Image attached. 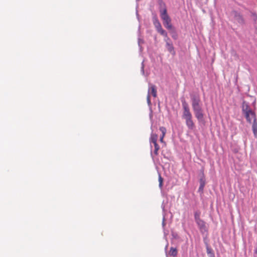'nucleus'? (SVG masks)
Listing matches in <instances>:
<instances>
[{"instance_id":"nucleus-1","label":"nucleus","mask_w":257,"mask_h":257,"mask_svg":"<svg viewBox=\"0 0 257 257\" xmlns=\"http://www.w3.org/2000/svg\"><path fill=\"white\" fill-rule=\"evenodd\" d=\"M190 97L192 109L195 117L199 122H204L202 103L199 96L191 94Z\"/></svg>"},{"instance_id":"nucleus-2","label":"nucleus","mask_w":257,"mask_h":257,"mask_svg":"<svg viewBox=\"0 0 257 257\" xmlns=\"http://www.w3.org/2000/svg\"><path fill=\"white\" fill-rule=\"evenodd\" d=\"M159 10L161 19L163 21L164 26L168 30H171L173 29V26L171 23V18L167 13V10L165 3L163 0H158Z\"/></svg>"},{"instance_id":"nucleus-3","label":"nucleus","mask_w":257,"mask_h":257,"mask_svg":"<svg viewBox=\"0 0 257 257\" xmlns=\"http://www.w3.org/2000/svg\"><path fill=\"white\" fill-rule=\"evenodd\" d=\"M152 21L158 33L167 38V40L165 39L166 41H167L168 40H169V38L168 37L167 32L162 28V25L156 15L153 16Z\"/></svg>"},{"instance_id":"nucleus-4","label":"nucleus","mask_w":257,"mask_h":257,"mask_svg":"<svg viewBox=\"0 0 257 257\" xmlns=\"http://www.w3.org/2000/svg\"><path fill=\"white\" fill-rule=\"evenodd\" d=\"M152 94L153 97H156L157 96V89L156 88V86L154 84H152L150 83H149V88L147 94V103L149 106H151L152 105L151 99H150V95Z\"/></svg>"},{"instance_id":"nucleus-5","label":"nucleus","mask_w":257,"mask_h":257,"mask_svg":"<svg viewBox=\"0 0 257 257\" xmlns=\"http://www.w3.org/2000/svg\"><path fill=\"white\" fill-rule=\"evenodd\" d=\"M182 106L184 110L182 117L184 119L188 117H192V115L190 111L188 105L185 100L182 102Z\"/></svg>"},{"instance_id":"nucleus-6","label":"nucleus","mask_w":257,"mask_h":257,"mask_svg":"<svg viewBox=\"0 0 257 257\" xmlns=\"http://www.w3.org/2000/svg\"><path fill=\"white\" fill-rule=\"evenodd\" d=\"M195 222L201 234H204L205 233L207 232L208 229L206 225V222L203 220L201 219Z\"/></svg>"},{"instance_id":"nucleus-7","label":"nucleus","mask_w":257,"mask_h":257,"mask_svg":"<svg viewBox=\"0 0 257 257\" xmlns=\"http://www.w3.org/2000/svg\"><path fill=\"white\" fill-rule=\"evenodd\" d=\"M244 117H245L246 121L247 122L251 123L252 122V119H253V122H254V119H256V114L254 111L251 112L250 113H247L243 114Z\"/></svg>"},{"instance_id":"nucleus-8","label":"nucleus","mask_w":257,"mask_h":257,"mask_svg":"<svg viewBox=\"0 0 257 257\" xmlns=\"http://www.w3.org/2000/svg\"><path fill=\"white\" fill-rule=\"evenodd\" d=\"M241 109L243 114L246 113V112L250 113L253 111L249 106V103L245 101H243L242 103Z\"/></svg>"},{"instance_id":"nucleus-9","label":"nucleus","mask_w":257,"mask_h":257,"mask_svg":"<svg viewBox=\"0 0 257 257\" xmlns=\"http://www.w3.org/2000/svg\"><path fill=\"white\" fill-rule=\"evenodd\" d=\"M186 121V124L190 130H193L195 128V124L192 120V117H188L184 118Z\"/></svg>"},{"instance_id":"nucleus-10","label":"nucleus","mask_w":257,"mask_h":257,"mask_svg":"<svg viewBox=\"0 0 257 257\" xmlns=\"http://www.w3.org/2000/svg\"><path fill=\"white\" fill-rule=\"evenodd\" d=\"M199 187L198 188V192L201 194L203 193L204 188L206 184V179H199Z\"/></svg>"},{"instance_id":"nucleus-11","label":"nucleus","mask_w":257,"mask_h":257,"mask_svg":"<svg viewBox=\"0 0 257 257\" xmlns=\"http://www.w3.org/2000/svg\"><path fill=\"white\" fill-rule=\"evenodd\" d=\"M166 48L168 51L171 53L173 55H175L176 53L174 51V48L172 43H170L168 42H166Z\"/></svg>"},{"instance_id":"nucleus-12","label":"nucleus","mask_w":257,"mask_h":257,"mask_svg":"<svg viewBox=\"0 0 257 257\" xmlns=\"http://www.w3.org/2000/svg\"><path fill=\"white\" fill-rule=\"evenodd\" d=\"M158 139V136L156 134H154L152 133L150 139V143L151 144V147L152 148V144L153 145L157 143V141Z\"/></svg>"},{"instance_id":"nucleus-13","label":"nucleus","mask_w":257,"mask_h":257,"mask_svg":"<svg viewBox=\"0 0 257 257\" xmlns=\"http://www.w3.org/2000/svg\"><path fill=\"white\" fill-rule=\"evenodd\" d=\"M252 130L255 138H257V120L254 119V122H252Z\"/></svg>"},{"instance_id":"nucleus-14","label":"nucleus","mask_w":257,"mask_h":257,"mask_svg":"<svg viewBox=\"0 0 257 257\" xmlns=\"http://www.w3.org/2000/svg\"><path fill=\"white\" fill-rule=\"evenodd\" d=\"M154 146L155 148H154L153 153H152V152L151 153V156H152V159L154 161V155H158V152L160 149V147L158 144H155L154 145Z\"/></svg>"},{"instance_id":"nucleus-15","label":"nucleus","mask_w":257,"mask_h":257,"mask_svg":"<svg viewBox=\"0 0 257 257\" xmlns=\"http://www.w3.org/2000/svg\"><path fill=\"white\" fill-rule=\"evenodd\" d=\"M206 252L210 257H214L215 255L212 249L207 244H206Z\"/></svg>"},{"instance_id":"nucleus-16","label":"nucleus","mask_w":257,"mask_h":257,"mask_svg":"<svg viewBox=\"0 0 257 257\" xmlns=\"http://www.w3.org/2000/svg\"><path fill=\"white\" fill-rule=\"evenodd\" d=\"M138 34H139V38H138V45L140 47V51H142V46H141V43H144V40L142 39H141L140 38V26H139V29H138Z\"/></svg>"},{"instance_id":"nucleus-17","label":"nucleus","mask_w":257,"mask_h":257,"mask_svg":"<svg viewBox=\"0 0 257 257\" xmlns=\"http://www.w3.org/2000/svg\"><path fill=\"white\" fill-rule=\"evenodd\" d=\"M200 215L201 212L199 210H197L194 212V220L195 222L201 220Z\"/></svg>"},{"instance_id":"nucleus-18","label":"nucleus","mask_w":257,"mask_h":257,"mask_svg":"<svg viewBox=\"0 0 257 257\" xmlns=\"http://www.w3.org/2000/svg\"><path fill=\"white\" fill-rule=\"evenodd\" d=\"M169 253L171 256H175L177 254V250L176 248L171 247Z\"/></svg>"},{"instance_id":"nucleus-19","label":"nucleus","mask_w":257,"mask_h":257,"mask_svg":"<svg viewBox=\"0 0 257 257\" xmlns=\"http://www.w3.org/2000/svg\"><path fill=\"white\" fill-rule=\"evenodd\" d=\"M199 176L200 178L199 179H205V175H204V169L203 168H202L199 171Z\"/></svg>"},{"instance_id":"nucleus-20","label":"nucleus","mask_w":257,"mask_h":257,"mask_svg":"<svg viewBox=\"0 0 257 257\" xmlns=\"http://www.w3.org/2000/svg\"><path fill=\"white\" fill-rule=\"evenodd\" d=\"M159 187L160 188L162 189L163 186V179L161 177V175L160 174H159Z\"/></svg>"},{"instance_id":"nucleus-21","label":"nucleus","mask_w":257,"mask_h":257,"mask_svg":"<svg viewBox=\"0 0 257 257\" xmlns=\"http://www.w3.org/2000/svg\"><path fill=\"white\" fill-rule=\"evenodd\" d=\"M165 213H163V219H162V227L164 229V230H165V225H166V223H165Z\"/></svg>"},{"instance_id":"nucleus-22","label":"nucleus","mask_w":257,"mask_h":257,"mask_svg":"<svg viewBox=\"0 0 257 257\" xmlns=\"http://www.w3.org/2000/svg\"><path fill=\"white\" fill-rule=\"evenodd\" d=\"M144 67H145L144 61H143L141 64V73H142V75H145Z\"/></svg>"},{"instance_id":"nucleus-23","label":"nucleus","mask_w":257,"mask_h":257,"mask_svg":"<svg viewBox=\"0 0 257 257\" xmlns=\"http://www.w3.org/2000/svg\"><path fill=\"white\" fill-rule=\"evenodd\" d=\"M160 130L162 132L163 136H164L166 131V128L164 127H161Z\"/></svg>"},{"instance_id":"nucleus-24","label":"nucleus","mask_w":257,"mask_h":257,"mask_svg":"<svg viewBox=\"0 0 257 257\" xmlns=\"http://www.w3.org/2000/svg\"><path fill=\"white\" fill-rule=\"evenodd\" d=\"M161 207L162 208V211H163V213H165L166 214V213H165V205H164V201L163 202L162 205H161Z\"/></svg>"},{"instance_id":"nucleus-25","label":"nucleus","mask_w":257,"mask_h":257,"mask_svg":"<svg viewBox=\"0 0 257 257\" xmlns=\"http://www.w3.org/2000/svg\"><path fill=\"white\" fill-rule=\"evenodd\" d=\"M136 15H137V16L138 17V19H139V14H138V11H137V12H136Z\"/></svg>"},{"instance_id":"nucleus-26","label":"nucleus","mask_w":257,"mask_h":257,"mask_svg":"<svg viewBox=\"0 0 257 257\" xmlns=\"http://www.w3.org/2000/svg\"><path fill=\"white\" fill-rule=\"evenodd\" d=\"M172 37H173V39H176V36H174V35H173V36H172Z\"/></svg>"},{"instance_id":"nucleus-27","label":"nucleus","mask_w":257,"mask_h":257,"mask_svg":"<svg viewBox=\"0 0 257 257\" xmlns=\"http://www.w3.org/2000/svg\"><path fill=\"white\" fill-rule=\"evenodd\" d=\"M168 243H167L165 246V250H167V248L168 247Z\"/></svg>"},{"instance_id":"nucleus-28","label":"nucleus","mask_w":257,"mask_h":257,"mask_svg":"<svg viewBox=\"0 0 257 257\" xmlns=\"http://www.w3.org/2000/svg\"><path fill=\"white\" fill-rule=\"evenodd\" d=\"M164 136H162V137L161 138V141H162L163 140V137Z\"/></svg>"},{"instance_id":"nucleus-29","label":"nucleus","mask_w":257,"mask_h":257,"mask_svg":"<svg viewBox=\"0 0 257 257\" xmlns=\"http://www.w3.org/2000/svg\"><path fill=\"white\" fill-rule=\"evenodd\" d=\"M152 113H150V117H152Z\"/></svg>"},{"instance_id":"nucleus-30","label":"nucleus","mask_w":257,"mask_h":257,"mask_svg":"<svg viewBox=\"0 0 257 257\" xmlns=\"http://www.w3.org/2000/svg\"><path fill=\"white\" fill-rule=\"evenodd\" d=\"M140 0H136L137 2H139Z\"/></svg>"},{"instance_id":"nucleus-31","label":"nucleus","mask_w":257,"mask_h":257,"mask_svg":"<svg viewBox=\"0 0 257 257\" xmlns=\"http://www.w3.org/2000/svg\"><path fill=\"white\" fill-rule=\"evenodd\" d=\"M165 236H166V232L164 231Z\"/></svg>"}]
</instances>
